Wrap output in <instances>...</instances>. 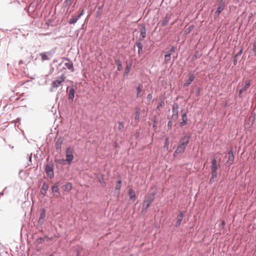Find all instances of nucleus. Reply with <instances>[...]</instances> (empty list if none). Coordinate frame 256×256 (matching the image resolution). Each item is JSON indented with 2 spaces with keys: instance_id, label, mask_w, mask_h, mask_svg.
I'll use <instances>...</instances> for the list:
<instances>
[{
  "instance_id": "1",
  "label": "nucleus",
  "mask_w": 256,
  "mask_h": 256,
  "mask_svg": "<svg viewBox=\"0 0 256 256\" xmlns=\"http://www.w3.org/2000/svg\"><path fill=\"white\" fill-rule=\"evenodd\" d=\"M156 194V192H148L144 196V199L143 202L144 204L142 208V212H146L147 209L150 206V204L153 202L155 198V196Z\"/></svg>"
},
{
  "instance_id": "2",
  "label": "nucleus",
  "mask_w": 256,
  "mask_h": 256,
  "mask_svg": "<svg viewBox=\"0 0 256 256\" xmlns=\"http://www.w3.org/2000/svg\"><path fill=\"white\" fill-rule=\"evenodd\" d=\"M65 78L66 76L64 74L60 76L56 77L55 80L52 82L51 86L50 89V92H53L56 91L60 86H62V84L64 81Z\"/></svg>"
},
{
  "instance_id": "3",
  "label": "nucleus",
  "mask_w": 256,
  "mask_h": 256,
  "mask_svg": "<svg viewBox=\"0 0 256 256\" xmlns=\"http://www.w3.org/2000/svg\"><path fill=\"white\" fill-rule=\"evenodd\" d=\"M56 52L54 49H52L49 51L40 52L39 55L41 57L42 60L44 62L45 60H49L52 58L54 54Z\"/></svg>"
},
{
  "instance_id": "4",
  "label": "nucleus",
  "mask_w": 256,
  "mask_h": 256,
  "mask_svg": "<svg viewBox=\"0 0 256 256\" xmlns=\"http://www.w3.org/2000/svg\"><path fill=\"white\" fill-rule=\"evenodd\" d=\"M66 92L68 94V102L71 104L74 102L76 94V90L74 86H72L70 87L68 86Z\"/></svg>"
},
{
  "instance_id": "5",
  "label": "nucleus",
  "mask_w": 256,
  "mask_h": 256,
  "mask_svg": "<svg viewBox=\"0 0 256 256\" xmlns=\"http://www.w3.org/2000/svg\"><path fill=\"white\" fill-rule=\"evenodd\" d=\"M54 166L53 164L49 162L46 164L45 167V171L47 176L50 178H52L54 176Z\"/></svg>"
},
{
  "instance_id": "6",
  "label": "nucleus",
  "mask_w": 256,
  "mask_h": 256,
  "mask_svg": "<svg viewBox=\"0 0 256 256\" xmlns=\"http://www.w3.org/2000/svg\"><path fill=\"white\" fill-rule=\"evenodd\" d=\"M66 161L68 164H70L72 163L74 158L73 150L70 148H68L66 149Z\"/></svg>"
},
{
  "instance_id": "7",
  "label": "nucleus",
  "mask_w": 256,
  "mask_h": 256,
  "mask_svg": "<svg viewBox=\"0 0 256 256\" xmlns=\"http://www.w3.org/2000/svg\"><path fill=\"white\" fill-rule=\"evenodd\" d=\"M190 135L185 134L180 139L178 145L186 148L189 143Z\"/></svg>"
},
{
  "instance_id": "8",
  "label": "nucleus",
  "mask_w": 256,
  "mask_h": 256,
  "mask_svg": "<svg viewBox=\"0 0 256 256\" xmlns=\"http://www.w3.org/2000/svg\"><path fill=\"white\" fill-rule=\"evenodd\" d=\"M46 216V210L43 208L42 210L40 217L38 220V226L42 228V226L44 224Z\"/></svg>"
},
{
  "instance_id": "9",
  "label": "nucleus",
  "mask_w": 256,
  "mask_h": 256,
  "mask_svg": "<svg viewBox=\"0 0 256 256\" xmlns=\"http://www.w3.org/2000/svg\"><path fill=\"white\" fill-rule=\"evenodd\" d=\"M60 182H58L52 187V192L53 193L54 197L58 198L60 196V192L58 188Z\"/></svg>"
},
{
  "instance_id": "10",
  "label": "nucleus",
  "mask_w": 256,
  "mask_h": 256,
  "mask_svg": "<svg viewBox=\"0 0 256 256\" xmlns=\"http://www.w3.org/2000/svg\"><path fill=\"white\" fill-rule=\"evenodd\" d=\"M84 10L83 9H82L80 10V14H78V15L76 16H72V17L71 18H70V20H68V24H76L77 22V21L78 20L82 15H84Z\"/></svg>"
},
{
  "instance_id": "11",
  "label": "nucleus",
  "mask_w": 256,
  "mask_h": 256,
  "mask_svg": "<svg viewBox=\"0 0 256 256\" xmlns=\"http://www.w3.org/2000/svg\"><path fill=\"white\" fill-rule=\"evenodd\" d=\"M177 114H172L171 116H168V128L169 130H171L172 128V120L176 121L177 120L178 118Z\"/></svg>"
},
{
  "instance_id": "12",
  "label": "nucleus",
  "mask_w": 256,
  "mask_h": 256,
  "mask_svg": "<svg viewBox=\"0 0 256 256\" xmlns=\"http://www.w3.org/2000/svg\"><path fill=\"white\" fill-rule=\"evenodd\" d=\"M185 212L181 211L176 217V222L175 224L176 227H178L181 224L184 216Z\"/></svg>"
},
{
  "instance_id": "13",
  "label": "nucleus",
  "mask_w": 256,
  "mask_h": 256,
  "mask_svg": "<svg viewBox=\"0 0 256 256\" xmlns=\"http://www.w3.org/2000/svg\"><path fill=\"white\" fill-rule=\"evenodd\" d=\"M62 142H63L62 138H59L57 140L55 144L56 150L58 152L60 153L61 152V148H62Z\"/></svg>"
},
{
  "instance_id": "14",
  "label": "nucleus",
  "mask_w": 256,
  "mask_h": 256,
  "mask_svg": "<svg viewBox=\"0 0 256 256\" xmlns=\"http://www.w3.org/2000/svg\"><path fill=\"white\" fill-rule=\"evenodd\" d=\"M182 121L179 124L180 128L183 127L184 126L188 124V120L186 112L184 113L182 115Z\"/></svg>"
},
{
  "instance_id": "15",
  "label": "nucleus",
  "mask_w": 256,
  "mask_h": 256,
  "mask_svg": "<svg viewBox=\"0 0 256 256\" xmlns=\"http://www.w3.org/2000/svg\"><path fill=\"white\" fill-rule=\"evenodd\" d=\"M186 148L178 145L177 148L174 152V156L176 157L178 154L184 153Z\"/></svg>"
},
{
  "instance_id": "16",
  "label": "nucleus",
  "mask_w": 256,
  "mask_h": 256,
  "mask_svg": "<svg viewBox=\"0 0 256 256\" xmlns=\"http://www.w3.org/2000/svg\"><path fill=\"white\" fill-rule=\"evenodd\" d=\"M66 60L68 61V62L64 63L66 67L70 72H74V70L72 62L68 58H66Z\"/></svg>"
},
{
  "instance_id": "17",
  "label": "nucleus",
  "mask_w": 256,
  "mask_h": 256,
  "mask_svg": "<svg viewBox=\"0 0 256 256\" xmlns=\"http://www.w3.org/2000/svg\"><path fill=\"white\" fill-rule=\"evenodd\" d=\"M49 186L46 182H44L40 190V194L42 197L45 196L46 194L48 189Z\"/></svg>"
},
{
  "instance_id": "18",
  "label": "nucleus",
  "mask_w": 256,
  "mask_h": 256,
  "mask_svg": "<svg viewBox=\"0 0 256 256\" xmlns=\"http://www.w3.org/2000/svg\"><path fill=\"white\" fill-rule=\"evenodd\" d=\"M140 38H139V40H141L142 39L146 38V27L144 25H142L140 26Z\"/></svg>"
},
{
  "instance_id": "19",
  "label": "nucleus",
  "mask_w": 256,
  "mask_h": 256,
  "mask_svg": "<svg viewBox=\"0 0 256 256\" xmlns=\"http://www.w3.org/2000/svg\"><path fill=\"white\" fill-rule=\"evenodd\" d=\"M128 193L130 196V200H131L132 202H134L136 200V196L134 190L132 188H130Z\"/></svg>"
},
{
  "instance_id": "20",
  "label": "nucleus",
  "mask_w": 256,
  "mask_h": 256,
  "mask_svg": "<svg viewBox=\"0 0 256 256\" xmlns=\"http://www.w3.org/2000/svg\"><path fill=\"white\" fill-rule=\"evenodd\" d=\"M122 186V180H119L116 182V186L115 187L116 192L115 194H116L117 196H119L120 194V190Z\"/></svg>"
},
{
  "instance_id": "21",
  "label": "nucleus",
  "mask_w": 256,
  "mask_h": 256,
  "mask_svg": "<svg viewBox=\"0 0 256 256\" xmlns=\"http://www.w3.org/2000/svg\"><path fill=\"white\" fill-rule=\"evenodd\" d=\"M195 76L194 74H189L188 80L184 84V86H188L194 80Z\"/></svg>"
},
{
  "instance_id": "22",
  "label": "nucleus",
  "mask_w": 256,
  "mask_h": 256,
  "mask_svg": "<svg viewBox=\"0 0 256 256\" xmlns=\"http://www.w3.org/2000/svg\"><path fill=\"white\" fill-rule=\"evenodd\" d=\"M212 165L210 166L211 170H217L220 166L216 164V160L215 158H213L211 162Z\"/></svg>"
},
{
  "instance_id": "23",
  "label": "nucleus",
  "mask_w": 256,
  "mask_h": 256,
  "mask_svg": "<svg viewBox=\"0 0 256 256\" xmlns=\"http://www.w3.org/2000/svg\"><path fill=\"white\" fill-rule=\"evenodd\" d=\"M135 109L136 110V112L134 114V120L136 123H138L140 118V108L138 107H136Z\"/></svg>"
},
{
  "instance_id": "24",
  "label": "nucleus",
  "mask_w": 256,
  "mask_h": 256,
  "mask_svg": "<svg viewBox=\"0 0 256 256\" xmlns=\"http://www.w3.org/2000/svg\"><path fill=\"white\" fill-rule=\"evenodd\" d=\"M115 64L117 65V70L118 71H121L122 69V61L119 58L114 59Z\"/></svg>"
},
{
  "instance_id": "25",
  "label": "nucleus",
  "mask_w": 256,
  "mask_h": 256,
  "mask_svg": "<svg viewBox=\"0 0 256 256\" xmlns=\"http://www.w3.org/2000/svg\"><path fill=\"white\" fill-rule=\"evenodd\" d=\"M135 44L137 46L138 48V54L140 55L142 54L143 50H142V45L141 43V42L139 41L136 42L135 43Z\"/></svg>"
},
{
  "instance_id": "26",
  "label": "nucleus",
  "mask_w": 256,
  "mask_h": 256,
  "mask_svg": "<svg viewBox=\"0 0 256 256\" xmlns=\"http://www.w3.org/2000/svg\"><path fill=\"white\" fill-rule=\"evenodd\" d=\"M132 65V64L130 63L129 64H128L126 66L125 69H124V76H123L124 78H126L131 68Z\"/></svg>"
},
{
  "instance_id": "27",
  "label": "nucleus",
  "mask_w": 256,
  "mask_h": 256,
  "mask_svg": "<svg viewBox=\"0 0 256 256\" xmlns=\"http://www.w3.org/2000/svg\"><path fill=\"white\" fill-rule=\"evenodd\" d=\"M170 58L171 54L169 52H166V54L164 55V63L166 64H168L170 62Z\"/></svg>"
},
{
  "instance_id": "28",
  "label": "nucleus",
  "mask_w": 256,
  "mask_h": 256,
  "mask_svg": "<svg viewBox=\"0 0 256 256\" xmlns=\"http://www.w3.org/2000/svg\"><path fill=\"white\" fill-rule=\"evenodd\" d=\"M64 190L66 192H70L72 189V184L71 182H68L63 186Z\"/></svg>"
},
{
  "instance_id": "29",
  "label": "nucleus",
  "mask_w": 256,
  "mask_h": 256,
  "mask_svg": "<svg viewBox=\"0 0 256 256\" xmlns=\"http://www.w3.org/2000/svg\"><path fill=\"white\" fill-rule=\"evenodd\" d=\"M170 18V16H168V14H166V17L163 18L162 22V26H166L169 22Z\"/></svg>"
},
{
  "instance_id": "30",
  "label": "nucleus",
  "mask_w": 256,
  "mask_h": 256,
  "mask_svg": "<svg viewBox=\"0 0 256 256\" xmlns=\"http://www.w3.org/2000/svg\"><path fill=\"white\" fill-rule=\"evenodd\" d=\"M194 28V25H190L188 28H185V29H184V34H189L191 31Z\"/></svg>"
},
{
  "instance_id": "31",
  "label": "nucleus",
  "mask_w": 256,
  "mask_h": 256,
  "mask_svg": "<svg viewBox=\"0 0 256 256\" xmlns=\"http://www.w3.org/2000/svg\"><path fill=\"white\" fill-rule=\"evenodd\" d=\"M228 160L230 161H234V156L233 153L232 148L228 152Z\"/></svg>"
},
{
  "instance_id": "32",
  "label": "nucleus",
  "mask_w": 256,
  "mask_h": 256,
  "mask_svg": "<svg viewBox=\"0 0 256 256\" xmlns=\"http://www.w3.org/2000/svg\"><path fill=\"white\" fill-rule=\"evenodd\" d=\"M218 8H222V10H223L226 6L225 0L218 1Z\"/></svg>"
},
{
  "instance_id": "33",
  "label": "nucleus",
  "mask_w": 256,
  "mask_h": 256,
  "mask_svg": "<svg viewBox=\"0 0 256 256\" xmlns=\"http://www.w3.org/2000/svg\"><path fill=\"white\" fill-rule=\"evenodd\" d=\"M250 80H246L245 81V85L241 88L242 91H246L250 86Z\"/></svg>"
},
{
  "instance_id": "34",
  "label": "nucleus",
  "mask_w": 256,
  "mask_h": 256,
  "mask_svg": "<svg viewBox=\"0 0 256 256\" xmlns=\"http://www.w3.org/2000/svg\"><path fill=\"white\" fill-rule=\"evenodd\" d=\"M164 102L162 99L160 100V102L158 106H156V110L160 111V108H162L164 106Z\"/></svg>"
},
{
  "instance_id": "35",
  "label": "nucleus",
  "mask_w": 256,
  "mask_h": 256,
  "mask_svg": "<svg viewBox=\"0 0 256 256\" xmlns=\"http://www.w3.org/2000/svg\"><path fill=\"white\" fill-rule=\"evenodd\" d=\"M72 0H65L64 3V8L68 7V8L72 4Z\"/></svg>"
},
{
  "instance_id": "36",
  "label": "nucleus",
  "mask_w": 256,
  "mask_h": 256,
  "mask_svg": "<svg viewBox=\"0 0 256 256\" xmlns=\"http://www.w3.org/2000/svg\"><path fill=\"white\" fill-rule=\"evenodd\" d=\"M178 106L176 104L172 106V111L174 113L173 114H177V115L178 116Z\"/></svg>"
},
{
  "instance_id": "37",
  "label": "nucleus",
  "mask_w": 256,
  "mask_h": 256,
  "mask_svg": "<svg viewBox=\"0 0 256 256\" xmlns=\"http://www.w3.org/2000/svg\"><path fill=\"white\" fill-rule=\"evenodd\" d=\"M136 91H137L136 97L138 98V97L140 96V94L142 92V86L141 84H140L136 88Z\"/></svg>"
},
{
  "instance_id": "38",
  "label": "nucleus",
  "mask_w": 256,
  "mask_h": 256,
  "mask_svg": "<svg viewBox=\"0 0 256 256\" xmlns=\"http://www.w3.org/2000/svg\"><path fill=\"white\" fill-rule=\"evenodd\" d=\"M222 11V8H217L214 14V18L216 19L218 17L219 14Z\"/></svg>"
},
{
  "instance_id": "39",
  "label": "nucleus",
  "mask_w": 256,
  "mask_h": 256,
  "mask_svg": "<svg viewBox=\"0 0 256 256\" xmlns=\"http://www.w3.org/2000/svg\"><path fill=\"white\" fill-rule=\"evenodd\" d=\"M56 163L60 164L66 165L67 164V162L66 160L64 159H58L56 160Z\"/></svg>"
},
{
  "instance_id": "40",
  "label": "nucleus",
  "mask_w": 256,
  "mask_h": 256,
  "mask_svg": "<svg viewBox=\"0 0 256 256\" xmlns=\"http://www.w3.org/2000/svg\"><path fill=\"white\" fill-rule=\"evenodd\" d=\"M118 130L120 132H122L124 128V124L122 122H118Z\"/></svg>"
},
{
  "instance_id": "41",
  "label": "nucleus",
  "mask_w": 256,
  "mask_h": 256,
  "mask_svg": "<svg viewBox=\"0 0 256 256\" xmlns=\"http://www.w3.org/2000/svg\"><path fill=\"white\" fill-rule=\"evenodd\" d=\"M44 239L43 238L40 237L36 240L35 242L36 245H38L40 244H42L43 242H44Z\"/></svg>"
},
{
  "instance_id": "42",
  "label": "nucleus",
  "mask_w": 256,
  "mask_h": 256,
  "mask_svg": "<svg viewBox=\"0 0 256 256\" xmlns=\"http://www.w3.org/2000/svg\"><path fill=\"white\" fill-rule=\"evenodd\" d=\"M200 56L199 54L198 51L196 50L194 52V54L192 57V60H196L197 58H200Z\"/></svg>"
},
{
  "instance_id": "43",
  "label": "nucleus",
  "mask_w": 256,
  "mask_h": 256,
  "mask_svg": "<svg viewBox=\"0 0 256 256\" xmlns=\"http://www.w3.org/2000/svg\"><path fill=\"white\" fill-rule=\"evenodd\" d=\"M212 179H215L217 177V170H212Z\"/></svg>"
},
{
  "instance_id": "44",
  "label": "nucleus",
  "mask_w": 256,
  "mask_h": 256,
  "mask_svg": "<svg viewBox=\"0 0 256 256\" xmlns=\"http://www.w3.org/2000/svg\"><path fill=\"white\" fill-rule=\"evenodd\" d=\"M100 182V183L102 186L104 188L106 186V184L104 182L103 178L99 180Z\"/></svg>"
},
{
  "instance_id": "45",
  "label": "nucleus",
  "mask_w": 256,
  "mask_h": 256,
  "mask_svg": "<svg viewBox=\"0 0 256 256\" xmlns=\"http://www.w3.org/2000/svg\"><path fill=\"white\" fill-rule=\"evenodd\" d=\"M175 51H176V48H175V46H171L170 50L168 51L167 52H169L172 54V52H175Z\"/></svg>"
},
{
  "instance_id": "46",
  "label": "nucleus",
  "mask_w": 256,
  "mask_h": 256,
  "mask_svg": "<svg viewBox=\"0 0 256 256\" xmlns=\"http://www.w3.org/2000/svg\"><path fill=\"white\" fill-rule=\"evenodd\" d=\"M200 90H201V89L200 88H198L196 90V96H198L200 94Z\"/></svg>"
},
{
  "instance_id": "47",
  "label": "nucleus",
  "mask_w": 256,
  "mask_h": 256,
  "mask_svg": "<svg viewBox=\"0 0 256 256\" xmlns=\"http://www.w3.org/2000/svg\"><path fill=\"white\" fill-rule=\"evenodd\" d=\"M253 52L254 54H256V42L253 44Z\"/></svg>"
},
{
  "instance_id": "48",
  "label": "nucleus",
  "mask_w": 256,
  "mask_h": 256,
  "mask_svg": "<svg viewBox=\"0 0 256 256\" xmlns=\"http://www.w3.org/2000/svg\"><path fill=\"white\" fill-rule=\"evenodd\" d=\"M242 52V48H241L240 50L235 55V57L240 56Z\"/></svg>"
},
{
  "instance_id": "49",
  "label": "nucleus",
  "mask_w": 256,
  "mask_h": 256,
  "mask_svg": "<svg viewBox=\"0 0 256 256\" xmlns=\"http://www.w3.org/2000/svg\"><path fill=\"white\" fill-rule=\"evenodd\" d=\"M233 162L232 161H230L228 160L226 162V166H230L232 164Z\"/></svg>"
},
{
  "instance_id": "50",
  "label": "nucleus",
  "mask_w": 256,
  "mask_h": 256,
  "mask_svg": "<svg viewBox=\"0 0 256 256\" xmlns=\"http://www.w3.org/2000/svg\"><path fill=\"white\" fill-rule=\"evenodd\" d=\"M152 94H148L147 96V99L149 100H151L152 99Z\"/></svg>"
},
{
  "instance_id": "51",
  "label": "nucleus",
  "mask_w": 256,
  "mask_h": 256,
  "mask_svg": "<svg viewBox=\"0 0 256 256\" xmlns=\"http://www.w3.org/2000/svg\"><path fill=\"white\" fill-rule=\"evenodd\" d=\"M168 138H166V142H165V143H164V148H168Z\"/></svg>"
},
{
  "instance_id": "52",
  "label": "nucleus",
  "mask_w": 256,
  "mask_h": 256,
  "mask_svg": "<svg viewBox=\"0 0 256 256\" xmlns=\"http://www.w3.org/2000/svg\"><path fill=\"white\" fill-rule=\"evenodd\" d=\"M244 92V91L242 90V89H240V90H239V92H238V96L240 98H242V93Z\"/></svg>"
},
{
  "instance_id": "53",
  "label": "nucleus",
  "mask_w": 256,
  "mask_h": 256,
  "mask_svg": "<svg viewBox=\"0 0 256 256\" xmlns=\"http://www.w3.org/2000/svg\"><path fill=\"white\" fill-rule=\"evenodd\" d=\"M214 182V179H212V177L210 178L208 181V184H212Z\"/></svg>"
},
{
  "instance_id": "54",
  "label": "nucleus",
  "mask_w": 256,
  "mask_h": 256,
  "mask_svg": "<svg viewBox=\"0 0 256 256\" xmlns=\"http://www.w3.org/2000/svg\"><path fill=\"white\" fill-rule=\"evenodd\" d=\"M236 58L237 57H235L234 56V60H233L234 64V66L236 65V64H237V58Z\"/></svg>"
},
{
  "instance_id": "55",
  "label": "nucleus",
  "mask_w": 256,
  "mask_h": 256,
  "mask_svg": "<svg viewBox=\"0 0 256 256\" xmlns=\"http://www.w3.org/2000/svg\"><path fill=\"white\" fill-rule=\"evenodd\" d=\"M4 190L2 192H0V198L2 196H4Z\"/></svg>"
},
{
  "instance_id": "56",
  "label": "nucleus",
  "mask_w": 256,
  "mask_h": 256,
  "mask_svg": "<svg viewBox=\"0 0 256 256\" xmlns=\"http://www.w3.org/2000/svg\"><path fill=\"white\" fill-rule=\"evenodd\" d=\"M23 63H24V62H23L22 60H20L18 62V64H23Z\"/></svg>"
},
{
  "instance_id": "57",
  "label": "nucleus",
  "mask_w": 256,
  "mask_h": 256,
  "mask_svg": "<svg viewBox=\"0 0 256 256\" xmlns=\"http://www.w3.org/2000/svg\"><path fill=\"white\" fill-rule=\"evenodd\" d=\"M32 154H31L30 156H29V161L30 162H31V160H32Z\"/></svg>"
},
{
  "instance_id": "58",
  "label": "nucleus",
  "mask_w": 256,
  "mask_h": 256,
  "mask_svg": "<svg viewBox=\"0 0 256 256\" xmlns=\"http://www.w3.org/2000/svg\"><path fill=\"white\" fill-rule=\"evenodd\" d=\"M102 8V6H100L98 7V10H100Z\"/></svg>"
},
{
  "instance_id": "59",
  "label": "nucleus",
  "mask_w": 256,
  "mask_h": 256,
  "mask_svg": "<svg viewBox=\"0 0 256 256\" xmlns=\"http://www.w3.org/2000/svg\"><path fill=\"white\" fill-rule=\"evenodd\" d=\"M222 226H224V221H222Z\"/></svg>"
},
{
  "instance_id": "60",
  "label": "nucleus",
  "mask_w": 256,
  "mask_h": 256,
  "mask_svg": "<svg viewBox=\"0 0 256 256\" xmlns=\"http://www.w3.org/2000/svg\"><path fill=\"white\" fill-rule=\"evenodd\" d=\"M49 256H54L53 254H50Z\"/></svg>"
},
{
  "instance_id": "61",
  "label": "nucleus",
  "mask_w": 256,
  "mask_h": 256,
  "mask_svg": "<svg viewBox=\"0 0 256 256\" xmlns=\"http://www.w3.org/2000/svg\"><path fill=\"white\" fill-rule=\"evenodd\" d=\"M176 58V57H174V60Z\"/></svg>"
},
{
  "instance_id": "62",
  "label": "nucleus",
  "mask_w": 256,
  "mask_h": 256,
  "mask_svg": "<svg viewBox=\"0 0 256 256\" xmlns=\"http://www.w3.org/2000/svg\"><path fill=\"white\" fill-rule=\"evenodd\" d=\"M156 127V125L153 126V128Z\"/></svg>"
},
{
  "instance_id": "63",
  "label": "nucleus",
  "mask_w": 256,
  "mask_h": 256,
  "mask_svg": "<svg viewBox=\"0 0 256 256\" xmlns=\"http://www.w3.org/2000/svg\"><path fill=\"white\" fill-rule=\"evenodd\" d=\"M130 256H133L132 254L130 255Z\"/></svg>"
}]
</instances>
